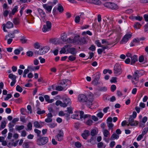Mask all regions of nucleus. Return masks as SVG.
Segmentation results:
<instances>
[{"label": "nucleus", "mask_w": 148, "mask_h": 148, "mask_svg": "<svg viewBox=\"0 0 148 148\" xmlns=\"http://www.w3.org/2000/svg\"><path fill=\"white\" fill-rule=\"evenodd\" d=\"M62 100L63 103L60 100H58L56 101V105L57 106L60 105L61 106L64 108L66 107L67 106L71 105V102L70 99L69 98L63 97Z\"/></svg>", "instance_id": "1"}, {"label": "nucleus", "mask_w": 148, "mask_h": 148, "mask_svg": "<svg viewBox=\"0 0 148 148\" xmlns=\"http://www.w3.org/2000/svg\"><path fill=\"white\" fill-rule=\"evenodd\" d=\"M49 138L48 137L40 136L37 138L36 142L37 145L42 146L47 144Z\"/></svg>", "instance_id": "2"}, {"label": "nucleus", "mask_w": 148, "mask_h": 148, "mask_svg": "<svg viewBox=\"0 0 148 148\" xmlns=\"http://www.w3.org/2000/svg\"><path fill=\"white\" fill-rule=\"evenodd\" d=\"M49 49V47H45L40 49L38 51H35L34 52V53L37 55H43L47 52Z\"/></svg>", "instance_id": "3"}, {"label": "nucleus", "mask_w": 148, "mask_h": 148, "mask_svg": "<svg viewBox=\"0 0 148 148\" xmlns=\"http://www.w3.org/2000/svg\"><path fill=\"white\" fill-rule=\"evenodd\" d=\"M113 72L116 76H118L121 74V68L119 64L116 63L115 64L114 67Z\"/></svg>", "instance_id": "4"}, {"label": "nucleus", "mask_w": 148, "mask_h": 148, "mask_svg": "<svg viewBox=\"0 0 148 148\" xmlns=\"http://www.w3.org/2000/svg\"><path fill=\"white\" fill-rule=\"evenodd\" d=\"M132 36V33L131 32L127 33L123 37L121 40L120 41L121 44L126 43L129 40Z\"/></svg>", "instance_id": "5"}, {"label": "nucleus", "mask_w": 148, "mask_h": 148, "mask_svg": "<svg viewBox=\"0 0 148 148\" xmlns=\"http://www.w3.org/2000/svg\"><path fill=\"white\" fill-rule=\"evenodd\" d=\"M105 7L112 10H116L118 8V6L116 4L110 2H107L104 4Z\"/></svg>", "instance_id": "6"}, {"label": "nucleus", "mask_w": 148, "mask_h": 148, "mask_svg": "<svg viewBox=\"0 0 148 148\" xmlns=\"http://www.w3.org/2000/svg\"><path fill=\"white\" fill-rule=\"evenodd\" d=\"M88 96L87 97L83 94H79L78 96V101L81 102H85L88 99Z\"/></svg>", "instance_id": "7"}, {"label": "nucleus", "mask_w": 148, "mask_h": 148, "mask_svg": "<svg viewBox=\"0 0 148 148\" xmlns=\"http://www.w3.org/2000/svg\"><path fill=\"white\" fill-rule=\"evenodd\" d=\"M139 76L135 72L132 75V82L134 84H136L138 82Z\"/></svg>", "instance_id": "8"}, {"label": "nucleus", "mask_w": 148, "mask_h": 148, "mask_svg": "<svg viewBox=\"0 0 148 148\" xmlns=\"http://www.w3.org/2000/svg\"><path fill=\"white\" fill-rule=\"evenodd\" d=\"M37 11L40 16L42 18L43 21L45 22V17L46 16V14L45 12L43 10L40 8H38Z\"/></svg>", "instance_id": "9"}, {"label": "nucleus", "mask_w": 148, "mask_h": 148, "mask_svg": "<svg viewBox=\"0 0 148 148\" xmlns=\"http://www.w3.org/2000/svg\"><path fill=\"white\" fill-rule=\"evenodd\" d=\"M64 136L63 132L62 131H60L59 133L55 136V139L58 141H61L63 140Z\"/></svg>", "instance_id": "10"}, {"label": "nucleus", "mask_w": 148, "mask_h": 148, "mask_svg": "<svg viewBox=\"0 0 148 148\" xmlns=\"http://www.w3.org/2000/svg\"><path fill=\"white\" fill-rule=\"evenodd\" d=\"M93 101L92 96L90 95H88V98L86 101H85L86 104L87 106L89 108L91 107L92 105V102Z\"/></svg>", "instance_id": "11"}, {"label": "nucleus", "mask_w": 148, "mask_h": 148, "mask_svg": "<svg viewBox=\"0 0 148 148\" xmlns=\"http://www.w3.org/2000/svg\"><path fill=\"white\" fill-rule=\"evenodd\" d=\"M90 135V133L89 131L88 130H84L83 133L82 134L81 136L84 139L86 140Z\"/></svg>", "instance_id": "12"}, {"label": "nucleus", "mask_w": 148, "mask_h": 148, "mask_svg": "<svg viewBox=\"0 0 148 148\" xmlns=\"http://www.w3.org/2000/svg\"><path fill=\"white\" fill-rule=\"evenodd\" d=\"M67 51L69 53H71L74 56H76L77 53V51L76 50V49L74 47H71L68 49Z\"/></svg>", "instance_id": "13"}, {"label": "nucleus", "mask_w": 148, "mask_h": 148, "mask_svg": "<svg viewBox=\"0 0 148 148\" xmlns=\"http://www.w3.org/2000/svg\"><path fill=\"white\" fill-rule=\"evenodd\" d=\"M71 84V81L68 79H64L62 80L60 82L61 85L63 86L64 85L66 86L67 85Z\"/></svg>", "instance_id": "14"}, {"label": "nucleus", "mask_w": 148, "mask_h": 148, "mask_svg": "<svg viewBox=\"0 0 148 148\" xmlns=\"http://www.w3.org/2000/svg\"><path fill=\"white\" fill-rule=\"evenodd\" d=\"M43 8L49 13H50L52 8V5H49L48 4H43L42 5Z\"/></svg>", "instance_id": "15"}, {"label": "nucleus", "mask_w": 148, "mask_h": 148, "mask_svg": "<svg viewBox=\"0 0 148 148\" xmlns=\"http://www.w3.org/2000/svg\"><path fill=\"white\" fill-rule=\"evenodd\" d=\"M131 64L133 65L136 62L138 61L137 56L136 55L133 56L132 57H131Z\"/></svg>", "instance_id": "16"}, {"label": "nucleus", "mask_w": 148, "mask_h": 148, "mask_svg": "<svg viewBox=\"0 0 148 148\" xmlns=\"http://www.w3.org/2000/svg\"><path fill=\"white\" fill-rule=\"evenodd\" d=\"M73 43H75L76 44H80V38L79 36H75L73 39Z\"/></svg>", "instance_id": "17"}, {"label": "nucleus", "mask_w": 148, "mask_h": 148, "mask_svg": "<svg viewBox=\"0 0 148 148\" xmlns=\"http://www.w3.org/2000/svg\"><path fill=\"white\" fill-rule=\"evenodd\" d=\"M37 113L39 115H41L44 114L45 112V111L44 110H41V109L38 106V105L37 106Z\"/></svg>", "instance_id": "18"}, {"label": "nucleus", "mask_w": 148, "mask_h": 148, "mask_svg": "<svg viewBox=\"0 0 148 148\" xmlns=\"http://www.w3.org/2000/svg\"><path fill=\"white\" fill-rule=\"evenodd\" d=\"M6 27L8 29H10L13 27V24L10 21L8 22L5 25Z\"/></svg>", "instance_id": "19"}, {"label": "nucleus", "mask_w": 148, "mask_h": 148, "mask_svg": "<svg viewBox=\"0 0 148 148\" xmlns=\"http://www.w3.org/2000/svg\"><path fill=\"white\" fill-rule=\"evenodd\" d=\"M90 3L95 5H99L101 4V2L99 0H90Z\"/></svg>", "instance_id": "20"}, {"label": "nucleus", "mask_w": 148, "mask_h": 148, "mask_svg": "<svg viewBox=\"0 0 148 148\" xmlns=\"http://www.w3.org/2000/svg\"><path fill=\"white\" fill-rule=\"evenodd\" d=\"M15 127L16 130L20 132V131L24 129V126L23 125H16L15 126Z\"/></svg>", "instance_id": "21"}, {"label": "nucleus", "mask_w": 148, "mask_h": 148, "mask_svg": "<svg viewBox=\"0 0 148 148\" xmlns=\"http://www.w3.org/2000/svg\"><path fill=\"white\" fill-rule=\"evenodd\" d=\"M135 72L138 75L139 77H140L143 75L144 73V71L143 70H136Z\"/></svg>", "instance_id": "22"}, {"label": "nucleus", "mask_w": 148, "mask_h": 148, "mask_svg": "<svg viewBox=\"0 0 148 148\" xmlns=\"http://www.w3.org/2000/svg\"><path fill=\"white\" fill-rule=\"evenodd\" d=\"M65 111H68V113L66 114V115L67 116H69L70 114H72L73 113V110L71 107H68L67 108V110H65Z\"/></svg>", "instance_id": "23"}, {"label": "nucleus", "mask_w": 148, "mask_h": 148, "mask_svg": "<svg viewBox=\"0 0 148 148\" xmlns=\"http://www.w3.org/2000/svg\"><path fill=\"white\" fill-rule=\"evenodd\" d=\"M67 36L65 33L62 34L61 35V39L64 42H66L67 40Z\"/></svg>", "instance_id": "24"}, {"label": "nucleus", "mask_w": 148, "mask_h": 148, "mask_svg": "<svg viewBox=\"0 0 148 148\" xmlns=\"http://www.w3.org/2000/svg\"><path fill=\"white\" fill-rule=\"evenodd\" d=\"M47 27V29L48 30H51V23L49 21H47L46 22V25Z\"/></svg>", "instance_id": "25"}, {"label": "nucleus", "mask_w": 148, "mask_h": 148, "mask_svg": "<svg viewBox=\"0 0 148 148\" xmlns=\"http://www.w3.org/2000/svg\"><path fill=\"white\" fill-rule=\"evenodd\" d=\"M9 78L12 79V81H16V77L13 74H10L8 76Z\"/></svg>", "instance_id": "26"}, {"label": "nucleus", "mask_w": 148, "mask_h": 148, "mask_svg": "<svg viewBox=\"0 0 148 148\" xmlns=\"http://www.w3.org/2000/svg\"><path fill=\"white\" fill-rule=\"evenodd\" d=\"M141 25L140 23L138 22H136L135 23L134 25V27L136 29H139Z\"/></svg>", "instance_id": "27"}, {"label": "nucleus", "mask_w": 148, "mask_h": 148, "mask_svg": "<svg viewBox=\"0 0 148 148\" xmlns=\"http://www.w3.org/2000/svg\"><path fill=\"white\" fill-rule=\"evenodd\" d=\"M58 10L60 12H62L64 10L63 6L60 4L58 5Z\"/></svg>", "instance_id": "28"}, {"label": "nucleus", "mask_w": 148, "mask_h": 148, "mask_svg": "<svg viewBox=\"0 0 148 148\" xmlns=\"http://www.w3.org/2000/svg\"><path fill=\"white\" fill-rule=\"evenodd\" d=\"M18 7L17 5L14 6V8L12 9V14L14 15V14L18 11Z\"/></svg>", "instance_id": "29"}, {"label": "nucleus", "mask_w": 148, "mask_h": 148, "mask_svg": "<svg viewBox=\"0 0 148 148\" xmlns=\"http://www.w3.org/2000/svg\"><path fill=\"white\" fill-rule=\"evenodd\" d=\"M80 43L83 44H86L87 43V41L86 40V39L85 37H83L80 39Z\"/></svg>", "instance_id": "30"}, {"label": "nucleus", "mask_w": 148, "mask_h": 148, "mask_svg": "<svg viewBox=\"0 0 148 148\" xmlns=\"http://www.w3.org/2000/svg\"><path fill=\"white\" fill-rule=\"evenodd\" d=\"M14 33L13 32H12V33H10L9 34L8 36H6L5 37V40H6L7 39L8 36V37L11 38H13L15 36H14Z\"/></svg>", "instance_id": "31"}, {"label": "nucleus", "mask_w": 148, "mask_h": 148, "mask_svg": "<svg viewBox=\"0 0 148 148\" xmlns=\"http://www.w3.org/2000/svg\"><path fill=\"white\" fill-rule=\"evenodd\" d=\"M138 124V122L137 121H134V122H132L129 123V124L130 125L132 126H136Z\"/></svg>", "instance_id": "32"}, {"label": "nucleus", "mask_w": 148, "mask_h": 148, "mask_svg": "<svg viewBox=\"0 0 148 148\" xmlns=\"http://www.w3.org/2000/svg\"><path fill=\"white\" fill-rule=\"evenodd\" d=\"M104 137H107L108 136L110 135V132L107 130H104L103 132Z\"/></svg>", "instance_id": "33"}, {"label": "nucleus", "mask_w": 148, "mask_h": 148, "mask_svg": "<svg viewBox=\"0 0 148 148\" xmlns=\"http://www.w3.org/2000/svg\"><path fill=\"white\" fill-rule=\"evenodd\" d=\"M103 73L104 74H106L107 73L110 74H111L112 73V71L111 70L109 69H105L103 70Z\"/></svg>", "instance_id": "34"}, {"label": "nucleus", "mask_w": 148, "mask_h": 148, "mask_svg": "<svg viewBox=\"0 0 148 148\" xmlns=\"http://www.w3.org/2000/svg\"><path fill=\"white\" fill-rule=\"evenodd\" d=\"M76 58L75 56L71 55L69 57L68 59L71 61H73L75 60Z\"/></svg>", "instance_id": "35"}, {"label": "nucleus", "mask_w": 148, "mask_h": 148, "mask_svg": "<svg viewBox=\"0 0 148 148\" xmlns=\"http://www.w3.org/2000/svg\"><path fill=\"white\" fill-rule=\"evenodd\" d=\"M34 126L36 128H40L41 126L40 124L38 122L36 121H35L34 123Z\"/></svg>", "instance_id": "36"}, {"label": "nucleus", "mask_w": 148, "mask_h": 148, "mask_svg": "<svg viewBox=\"0 0 148 148\" xmlns=\"http://www.w3.org/2000/svg\"><path fill=\"white\" fill-rule=\"evenodd\" d=\"M119 138V136L115 134H113L111 137H110V140H114V139H118Z\"/></svg>", "instance_id": "37"}, {"label": "nucleus", "mask_w": 148, "mask_h": 148, "mask_svg": "<svg viewBox=\"0 0 148 148\" xmlns=\"http://www.w3.org/2000/svg\"><path fill=\"white\" fill-rule=\"evenodd\" d=\"M23 147L24 148H28L29 147V142H24L23 145Z\"/></svg>", "instance_id": "38"}, {"label": "nucleus", "mask_w": 148, "mask_h": 148, "mask_svg": "<svg viewBox=\"0 0 148 148\" xmlns=\"http://www.w3.org/2000/svg\"><path fill=\"white\" fill-rule=\"evenodd\" d=\"M40 68V66H32L30 67V69L32 71H35L36 70H38Z\"/></svg>", "instance_id": "39"}, {"label": "nucleus", "mask_w": 148, "mask_h": 148, "mask_svg": "<svg viewBox=\"0 0 148 148\" xmlns=\"http://www.w3.org/2000/svg\"><path fill=\"white\" fill-rule=\"evenodd\" d=\"M13 22L15 25H18L19 23V19L16 18L14 19Z\"/></svg>", "instance_id": "40"}, {"label": "nucleus", "mask_w": 148, "mask_h": 148, "mask_svg": "<svg viewBox=\"0 0 148 148\" xmlns=\"http://www.w3.org/2000/svg\"><path fill=\"white\" fill-rule=\"evenodd\" d=\"M88 49L92 51H95L96 50V47L94 45H92Z\"/></svg>", "instance_id": "41"}, {"label": "nucleus", "mask_w": 148, "mask_h": 148, "mask_svg": "<svg viewBox=\"0 0 148 148\" xmlns=\"http://www.w3.org/2000/svg\"><path fill=\"white\" fill-rule=\"evenodd\" d=\"M16 90L17 91L20 92H22L23 91L22 88L19 85H17L16 86Z\"/></svg>", "instance_id": "42"}, {"label": "nucleus", "mask_w": 148, "mask_h": 148, "mask_svg": "<svg viewBox=\"0 0 148 148\" xmlns=\"http://www.w3.org/2000/svg\"><path fill=\"white\" fill-rule=\"evenodd\" d=\"M34 131L37 134V136L39 137L40 136V134L41 132L40 131L37 129H35L34 130Z\"/></svg>", "instance_id": "43"}, {"label": "nucleus", "mask_w": 148, "mask_h": 148, "mask_svg": "<svg viewBox=\"0 0 148 148\" xmlns=\"http://www.w3.org/2000/svg\"><path fill=\"white\" fill-rule=\"evenodd\" d=\"M101 43L102 44H106L107 45H110L111 44L108 41L105 39H103L101 40Z\"/></svg>", "instance_id": "44"}, {"label": "nucleus", "mask_w": 148, "mask_h": 148, "mask_svg": "<svg viewBox=\"0 0 148 148\" xmlns=\"http://www.w3.org/2000/svg\"><path fill=\"white\" fill-rule=\"evenodd\" d=\"M6 123L5 121H2L1 122V127L2 129H4L6 126Z\"/></svg>", "instance_id": "45"}, {"label": "nucleus", "mask_w": 148, "mask_h": 148, "mask_svg": "<svg viewBox=\"0 0 148 148\" xmlns=\"http://www.w3.org/2000/svg\"><path fill=\"white\" fill-rule=\"evenodd\" d=\"M42 31L44 32H48L50 30H48L47 29V27L45 25H43V27L42 28Z\"/></svg>", "instance_id": "46"}, {"label": "nucleus", "mask_w": 148, "mask_h": 148, "mask_svg": "<svg viewBox=\"0 0 148 148\" xmlns=\"http://www.w3.org/2000/svg\"><path fill=\"white\" fill-rule=\"evenodd\" d=\"M148 130V128L147 127H145L143 130V131L142 132V135L144 136L145 134H146Z\"/></svg>", "instance_id": "47"}, {"label": "nucleus", "mask_w": 148, "mask_h": 148, "mask_svg": "<svg viewBox=\"0 0 148 148\" xmlns=\"http://www.w3.org/2000/svg\"><path fill=\"white\" fill-rule=\"evenodd\" d=\"M90 143L92 145H94L95 144V140L94 139V138L93 137H92L90 139Z\"/></svg>", "instance_id": "48"}, {"label": "nucleus", "mask_w": 148, "mask_h": 148, "mask_svg": "<svg viewBox=\"0 0 148 148\" xmlns=\"http://www.w3.org/2000/svg\"><path fill=\"white\" fill-rule=\"evenodd\" d=\"M84 119L87 118L88 119H90L91 118V116L89 114H84L82 117Z\"/></svg>", "instance_id": "49"}, {"label": "nucleus", "mask_w": 148, "mask_h": 148, "mask_svg": "<svg viewBox=\"0 0 148 148\" xmlns=\"http://www.w3.org/2000/svg\"><path fill=\"white\" fill-rule=\"evenodd\" d=\"M26 55L29 57H32L33 55V53L32 51H28L27 52Z\"/></svg>", "instance_id": "50"}, {"label": "nucleus", "mask_w": 148, "mask_h": 148, "mask_svg": "<svg viewBox=\"0 0 148 148\" xmlns=\"http://www.w3.org/2000/svg\"><path fill=\"white\" fill-rule=\"evenodd\" d=\"M93 123L92 121L91 120L88 119L86 122V123L88 125H90Z\"/></svg>", "instance_id": "51"}, {"label": "nucleus", "mask_w": 148, "mask_h": 148, "mask_svg": "<svg viewBox=\"0 0 148 148\" xmlns=\"http://www.w3.org/2000/svg\"><path fill=\"white\" fill-rule=\"evenodd\" d=\"M143 18V17L140 16H135V20H138L139 21H141L142 20Z\"/></svg>", "instance_id": "52"}, {"label": "nucleus", "mask_w": 148, "mask_h": 148, "mask_svg": "<svg viewBox=\"0 0 148 148\" xmlns=\"http://www.w3.org/2000/svg\"><path fill=\"white\" fill-rule=\"evenodd\" d=\"M71 118L73 119H78L79 115L78 114H74L71 116Z\"/></svg>", "instance_id": "53"}, {"label": "nucleus", "mask_w": 148, "mask_h": 148, "mask_svg": "<svg viewBox=\"0 0 148 148\" xmlns=\"http://www.w3.org/2000/svg\"><path fill=\"white\" fill-rule=\"evenodd\" d=\"M107 123L108 124V126L109 128L108 129L110 130L111 129L112 130L113 127L114 125L112 123H109L108 122Z\"/></svg>", "instance_id": "54"}, {"label": "nucleus", "mask_w": 148, "mask_h": 148, "mask_svg": "<svg viewBox=\"0 0 148 148\" xmlns=\"http://www.w3.org/2000/svg\"><path fill=\"white\" fill-rule=\"evenodd\" d=\"M32 125L31 122L28 123L27 125V127L28 130H31L32 129Z\"/></svg>", "instance_id": "55"}, {"label": "nucleus", "mask_w": 148, "mask_h": 148, "mask_svg": "<svg viewBox=\"0 0 148 148\" xmlns=\"http://www.w3.org/2000/svg\"><path fill=\"white\" fill-rule=\"evenodd\" d=\"M95 44L97 45V46L99 47H101L102 45H101V43L100 42L99 40H97L95 42Z\"/></svg>", "instance_id": "56"}, {"label": "nucleus", "mask_w": 148, "mask_h": 148, "mask_svg": "<svg viewBox=\"0 0 148 148\" xmlns=\"http://www.w3.org/2000/svg\"><path fill=\"white\" fill-rule=\"evenodd\" d=\"M96 134V131L95 129L92 130H91L90 134L92 136H95Z\"/></svg>", "instance_id": "57"}, {"label": "nucleus", "mask_w": 148, "mask_h": 148, "mask_svg": "<svg viewBox=\"0 0 148 148\" xmlns=\"http://www.w3.org/2000/svg\"><path fill=\"white\" fill-rule=\"evenodd\" d=\"M34 47L36 49H38L40 47V45L38 42H36L34 44Z\"/></svg>", "instance_id": "58"}, {"label": "nucleus", "mask_w": 148, "mask_h": 148, "mask_svg": "<svg viewBox=\"0 0 148 148\" xmlns=\"http://www.w3.org/2000/svg\"><path fill=\"white\" fill-rule=\"evenodd\" d=\"M20 40L22 43H26L27 40L24 37H22V38L20 39Z\"/></svg>", "instance_id": "59"}, {"label": "nucleus", "mask_w": 148, "mask_h": 148, "mask_svg": "<svg viewBox=\"0 0 148 148\" xmlns=\"http://www.w3.org/2000/svg\"><path fill=\"white\" fill-rule=\"evenodd\" d=\"M75 146L78 148L82 146V144L79 142L77 141L75 143Z\"/></svg>", "instance_id": "60"}, {"label": "nucleus", "mask_w": 148, "mask_h": 148, "mask_svg": "<svg viewBox=\"0 0 148 148\" xmlns=\"http://www.w3.org/2000/svg\"><path fill=\"white\" fill-rule=\"evenodd\" d=\"M64 88L62 87L61 86H58L56 87V89L58 91H61L64 89Z\"/></svg>", "instance_id": "61"}, {"label": "nucleus", "mask_w": 148, "mask_h": 148, "mask_svg": "<svg viewBox=\"0 0 148 148\" xmlns=\"http://www.w3.org/2000/svg\"><path fill=\"white\" fill-rule=\"evenodd\" d=\"M111 91L113 92H114L116 89V87L115 85H112L110 87Z\"/></svg>", "instance_id": "62"}, {"label": "nucleus", "mask_w": 148, "mask_h": 148, "mask_svg": "<svg viewBox=\"0 0 148 148\" xmlns=\"http://www.w3.org/2000/svg\"><path fill=\"white\" fill-rule=\"evenodd\" d=\"M97 147L99 148H105V147H103V143L102 142L98 144Z\"/></svg>", "instance_id": "63"}, {"label": "nucleus", "mask_w": 148, "mask_h": 148, "mask_svg": "<svg viewBox=\"0 0 148 148\" xmlns=\"http://www.w3.org/2000/svg\"><path fill=\"white\" fill-rule=\"evenodd\" d=\"M80 19V17L79 16H76L75 19V22L76 23H78Z\"/></svg>", "instance_id": "64"}]
</instances>
